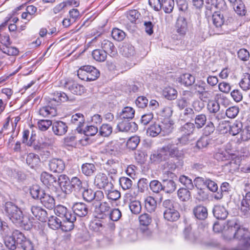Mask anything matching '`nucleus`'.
I'll list each match as a JSON object with an SVG mask.
<instances>
[{
    "label": "nucleus",
    "instance_id": "f257e3e1",
    "mask_svg": "<svg viewBox=\"0 0 250 250\" xmlns=\"http://www.w3.org/2000/svg\"><path fill=\"white\" fill-rule=\"evenodd\" d=\"M228 228L225 233L227 236V240L236 239L242 241L243 246V250L233 249L230 250H250V233L248 230L242 228L235 219L228 220Z\"/></svg>",
    "mask_w": 250,
    "mask_h": 250
},
{
    "label": "nucleus",
    "instance_id": "f03ea898",
    "mask_svg": "<svg viewBox=\"0 0 250 250\" xmlns=\"http://www.w3.org/2000/svg\"><path fill=\"white\" fill-rule=\"evenodd\" d=\"M3 213L16 225L28 230L32 227L29 219L23 214L21 209L12 202H6L3 206Z\"/></svg>",
    "mask_w": 250,
    "mask_h": 250
},
{
    "label": "nucleus",
    "instance_id": "7ed1b4c3",
    "mask_svg": "<svg viewBox=\"0 0 250 250\" xmlns=\"http://www.w3.org/2000/svg\"><path fill=\"white\" fill-rule=\"evenodd\" d=\"M174 144H168L163 146L158 152L151 155L150 159L155 162L159 163L165 161L169 157L179 159L183 157L184 153Z\"/></svg>",
    "mask_w": 250,
    "mask_h": 250
},
{
    "label": "nucleus",
    "instance_id": "20e7f679",
    "mask_svg": "<svg viewBox=\"0 0 250 250\" xmlns=\"http://www.w3.org/2000/svg\"><path fill=\"white\" fill-rule=\"evenodd\" d=\"M94 184L98 188L103 189L104 191L109 190L113 187V184L109 181L106 175L101 172L95 176Z\"/></svg>",
    "mask_w": 250,
    "mask_h": 250
},
{
    "label": "nucleus",
    "instance_id": "39448f33",
    "mask_svg": "<svg viewBox=\"0 0 250 250\" xmlns=\"http://www.w3.org/2000/svg\"><path fill=\"white\" fill-rule=\"evenodd\" d=\"M13 235L17 237V244H19L23 250H34V246L32 242L26 239L19 230H14Z\"/></svg>",
    "mask_w": 250,
    "mask_h": 250
},
{
    "label": "nucleus",
    "instance_id": "423d86ee",
    "mask_svg": "<svg viewBox=\"0 0 250 250\" xmlns=\"http://www.w3.org/2000/svg\"><path fill=\"white\" fill-rule=\"evenodd\" d=\"M117 128L121 132H134L138 129V125L135 122H130L129 120H126L119 123Z\"/></svg>",
    "mask_w": 250,
    "mask_h": 250
},
{
    "label": "nucleus",
    "instance_id": "0eeeda50",
    "mask_svg": "<svg viewBox=\"0 0 250 250\" xmlns=\"http://www.w3.org/2000/svg\"><path fill=\"white\" fill-rule=\"evenodd\" d=\"M30 210L36 219L42 222L46 221L47 219V213L45 209L39 206L33 205L31 207Z\"/></svg>",
    "mask_w": 250,
    "mask_h": 250
},
{
    "label": "nucleus",
    "instance_id": "6e6552de",
    "mask_svg": "<svg viewBox=\"0 0 250 250\" xmlns=\"http://www.w3.org/2000/svg\"><path fill=\"white\" fill-rule=\"evenodd\" d=\"M176 32L181 36L186 35L188 30V23L185 18L179 16L175 24Z\"/></svg>",
    "mask_w": 250,
    "mask_h": 250
},
{
    "label": "nucleus",
    "instance_id": "1a4fd4ad",
    "mask_svg": "<svg viewBox=\"0 0 250 250\" xmlns=\"http://www.w3.org/2000/svg\"><path fill=\"white\" fill-rule=\"evenodd\" d=\"M48 167L50 171L53 172H62L65 168L63 161L60 159L54 158L48 163Z\"/></svg>",
    "mask_w": 250,
    "mask_h": 250
},
{
    "label": "nucleus",
    "instance_id": "9d476101",
    "mask_svg": "<svg viewBox=\"0 0 250 250\" xmlns=\"http://www.w3.org/2000/svg\"><path fill=\"white\" fill-rule=\"evenodd\" d=\"M52 128L56 135L62 136L67 131L68 126L63 122L56 121L53 123Z\"/></svg>",
    "mask_w": 250,
    "mask_h": 250
},
{
    "label": "nucleus",
    "instance_id": "9b49d317",
    "mask_svg": "<svg viewBox=\"0 0 250 250\" xmlns=\"http://www.w3.org/2000/svg\"><path fill=\"white\" fill-rule=\"evenodd\" d=\"M42 204L46 208L51 209L55 206V200L54 197L45 192H42L40 199Z\"/></svg>",
    "mask_w": 250,
    "mask_h": 250
},
{
    "label": "nucleus",
    "instance_id": "f8f14e48",
    "mask_svg": "<svg viewBox=\"0 0 250 250\" xmlns=\"http://www.w3.org/2000/svg\"><path fill=\"white\" fill-rule=\"evenodd\" d=\"M72 208L74 213L79 217H83L86 216L89 210L87 206L82 202H79L74 204Z\"/></svg>",
    "mask_w": 250,
    "mask_h": 250
},
{
    "label": "nucleus",
    "instance_id": "ddd939ff",
    "mask_svg": "<svg viewBox=\"0 0 250 250\" xmlns=\"http://www.w3.org/2000/svg\"><path fill=\"white\" fill-rule=\"evenodd\" d=\"M71 123L76 126V130L80 132L81 127L85 123V119L83 115L80 113H76L71 116Z\"/></svg>",
    "mask_w": 250,
    "mask_h": 250
},
{
    "label": "nucleus",
    "instance_id": "4468645a",
    "mask_svg": "<svg viewBox=\"0 0 250 250\" xmlns=\"http://www.w3.org/2000/svg\"><path fill=\"white\" fill-rule=\"evenodd\" d=\"M193 212L195 217L200 220L206 219L208 215L207 208L202 205H198L195 207L193 209Z\"/></svg>",
    "mask_w": 250,
    "mask_h": 250
},
{
    "label": "nucleus",
    "instance_id": "2eb2a0df",
    "mask_svg": "<svg viewBox=\"0 0 250 250\" xmlns=\"http://www.w3.org/2000/svg\"><path fill=\"white\" fill-rule=\"evenodd\" d=\"M210 121L209 122L203 130V135L208 137L211 135L215 130L213 122H218L219 118L218 116L214 115L210 117Z\"/></svg>",
    "mask_w": 250,
    "mask_h": 250
},
{
    "label": "nucleus",
    "instance_id": "dca6fc26",
    "mask_svg": "<svg viewBox=\"0 0 250 250\" xmlns=\"http://www.w3.org/2000/svg\"><path fill=\"white\" fill-rule=\"evenodd\" d=\"M102 50L110 56L113 57L117 54L116 49L113 43L108 40H104L101 43Z\"/></svg>",
    "mask_w": 250,
    "mask_h": 250
},
{
    "label": "nucleus",
    "instance_id": "f3484780",
    "mask_svg": "<svg viewBox=\"0 0 250 250\" xmlns=\"http://www.w3.org/2000/svg\"><path fill=\"white\" fill-rule=\"evenodd\" d=\"M134 115L135 110L130 106H126L119 113V118L122 120H130L134 118Z\"/></svg>",
    "mask_w": 250,
    "mask_h": 250
},
{
    "label": "nucleus",
    "instance_id": "a211bd4d",
    "mask_svg": "<svg viewBox=\"0 0 250 250\" xmlns=\"http://www.w3.org/2000/svg\"><path fill=\"white\" fill-rule=\"evenodd\" d=\"M214 216L218 219L224 220L228 215V212L226 208L221 205H216L214 207L213 210Z\"/></svg>",
    "mask_w": 250,
    "mask_h": 250
},
{
    "label": "nucleus",
    "instance_id": "6ab92c4d",
    "mask_svg": "<svg viewBox=\"0 0 250 250\" xmlns=\"http://www.w3.org/2000/svg\"><path fill=\"white\" fill-rule=\"evenodd\" d=\"M180 217L179 212L174 208L165 210L164 218L168 221L174 222L177 221Z\"/></svg>",
    "mask_w": 250,
    "mask_h": 250
},
{
    "label": "nucleus",
    "instance_id": "aec40b11",
    "mask_svg": "<svg viewBox=\"0 0 250 250\" xmlns=\"http://www.w3.org/2000/svg\"><path fill=\"white\" fill-rule=\"evenodd\" d=\"M65 86L72 93L81 95L84 92V87L74 82H69L65 83Z\"/></svg>",
    "mask_w": 250,
    "mask_h": 250
},
{
    "label": "nucleus",
    "instance_id": "412c9836",
    "mask_svg": "<svg viewBox=\"0 0 250 250\" xmlns=\"http://www.w3.org/2000/svg\"><path fill=\"white\" fill-rule=\"evenodd\" d=\"M228 229V221L227 223L217 221L214 223L213 226V231L215 232H222L223 233L224 237L226 240H227V236L225 233Z\"/></svg>",
    "mask_w": 250,
    "mask_h": 250
},
{
    "label": "nucleus",
    "instance_id": "4be33fe9",
    "mask_svg": "<svg viewBox=\"0 0 250 250\" xmlns=\"http://www.w3.org/2000/svg\"><path fill=\"white\" fill-rule=\"evenodd\" d=\"M39 113L43 117H54L57 115V110L55 107L48 105L41 108Z\"/></svg>",
    "mask_w": 250,
    "mask_h": 250
},
{
    "label": "nucleus",
    "instance_id": "5701e85b",
    "mask_svg": "<svg viewBox=\"0 0 250 250\" xmlns=\"http://www.w3.org/2000/svg\"><path fill=\"white\" fill-rule=\"evenodd\" d=\"M120 53L125 57H130L135 54L134 47L130 44L124 43L120 49Z\"/></svg>",
    "mask_w": 250,
    "mask_h": 250
},
{
    "label": "nucleus",
    "instance_id": "b1692460",
    "mask_svg": "<svg viewBox=\"0 0 250 250\" xmlns=\"http://www.w3.org/2000/svg\"><path fill=\"white\" fill-rule=\"evenodd\" d=\"M212 22L214 26L219 28L225 23L224 15L220 12H215L212 17Z\"/></svg>",
    "mask_w": 250,
    "mask_h": 250
},
{
    "label": "nucleus",
    "instance_id": "393cba45",
    "mask_svg": "<svg viewBox=\"0 0 250 250\" xmlns=\"http://www.w3.org/2000/svg\"><path fill=\"white\" fill-rule=\"evenodd\" d=\"M71 184L76 192H81L87 186L85 182H83L77 177H73L71 179Z\"/></svg>",
    "mask_w": 250,
    "mask_h": 250
},
{
    "label": "nucleus",
    "instance_id": "a878e982",
    "mask_svg": "<svg viewBox=\"0 0 250 250\" xmlns=\"http://www.w3.org/2000/svg\"><path fill=\"white\" fill-rule=\"evenodd\" d=\"M215 90L210 86H208L205 90L200 95L199 99L203 102H207L211 100L214 96Z\"/></svg>",
    "mask_w": 250,
    "mask_h": 250
},
{
    "label": "nucleus",
    "instance_id": "bb28decb",
    "mask_svg": "<svg viewBox=\"0 0 250 250\" xmlns=\"http://www.w3.org/2000/svg\"><path fill=\"white\" fill-rule=\"evenodd\" d=\"M41 180L46 186L49 187L57 181L56 178L47 172L41 174Z\"/></svg>",
    "mask_w": 250,
    "mask_h": 250
},
{
    "label": "nucleus",
    "instance_id": "cd10ccee",
    "mask_svg": "<svg viewBox=\"0 0 250 250\" xmlns=\"http://www.w3.org/2000/svg\"><path fill=\"white\" fill-rule=\"evenodd\" d=\"M179 82L185 86L191 85L195 82V77L189 73L182 75L179 78Z\"/></svg>",
    "mask_w": 250,
    "mask_h": 250
},
{
    "label": "nucleus",
    "instance_id": "c85d7f7f",
    "mask_svg": "<svg viewBox=\"0 0 250 250\" xmlns=\"http://www.w3.org/2000/svg\"><path fill=\"white\" fill-rule=\"evenodd\" d=\"M4 242L5 246L10 250H15L17 248V245L19 244H17V237H15L13 233H12V236L4 237Z\"/></svg>",
    "mask_w": 250,
    "mask_h": 250
},
{
    "label": "nucleus",
    "instance_id": "c756f323",
    "mask_svg": "<svg viewBox=\"0 0 250 250\" xmlns=\"http://www.w3.org/2000/svg\"><path fill=\"white\" fill-rule=\"evenodd\" d=\"M233 3V9L235 12L239 16H245L247 12L245 6L241 0H237Z\"/></svg>",
    "mask_w": 250,
    "mask_h": 250
},
{
    "label": "nucleus",
    "instance_id": "7c9ffc66",
    "mask_svg": "<svg viewBox=\"0 0 250 250\" xmlns=\"http://www.w3.org/2000/svg\"><path fill=\"white\" fill-rule=\"evenodd\" d=\"M206 3L208 5L213 6L220 10H225L227 8L224 0H205Z\"/></svg>",
    "mask_w": 250,
    "mask_h": 250
},
{
    "label": "nucleus",
    "instance_id": "2f4dec72",
    "mask_svg": "<svg viewBox=\"0 0 250 250\" xmlns=\"http://www.w3.org/2000/svg\"><path fill=\"white\" fill-rule=\"evenodd\" d=\"M163 94L167 99L172 100L176 98L177 96V91L174 88L167 86L165 87L163 90Z\"/></svg>",
    "mask_w": 250,
    "mask_h": 250
},
{
    "label": "nucleus",
    "instance_id": "473e14b6",
    "mask_svg": "<svg viewBox=\"0 0 250 250\" xmlns=\"http://www.w3.org/2000/svg\"><path fill=\"white\" fill-rule=\"evenodd\" d=\"M51 102H56L59 103L61 102H65L68 101V97L67 95L62 92H55L54 93L52 97L50 98Z\"/></svg>",
    "mask_w": 250,
    "mask_h": 250
},
{
    "label": "nucleus",
    "instance_id": "72a5a7b5",
    "mask_svg": "<svg viewBox=\"0 0 250 250\" xmlns=\"http://www.w3.org/2000/svg\"><path fill=\"white\" fill-rule=\"evenodd\" d=\"M107 53L102 49H95L93 51V58L98 62H104L107 58Z\"/></svg>",
    "mask_w": 250,
    "mask_h": 250
},
{
    "label": "nucleus",
    "instance_id": "f704fd0d",
    "mask_svg": "<svg viewBox=\"0 0 250 250\" xmlns=\"http://www.w3.org/2000/svg\"><path fill=\"white\" fill-rule=\"evenodd\" d=\"M250 210V192L246 193L241 202V210L245 214Z\"/></svg>",
    "mask_w": 250,
    "mask_h": 250
},
{
    "label": "nucleus",
    "instance_id": "c9c22d12",
    "mask_svg": "<svg viewBox=\"0 0 250 250\" xmlns=\"http://www.w3.org/2000/svg\"><path fill=\"white\" fill-rule=\"evenodd\" d=\"M96 170V167L93 164L85 163L82 166V171L83 173L87 176L92 175Z\"/></svg>",
    "mask_w": 250,
    "mask_h": 250
},
{
    "label": "nucleus",
    "instance_id": "e433bc0d",
    "mask_svg": "<svg viewBox=\"0 0 250 250\" xmlns=\"http://www.w3.org/2000/svg\"><path fill=\"white\" fill-rule=\"evenodd\" d=\"M164 185L163 190L167 193H172L176 188V186L175 182L172 180H163Z\"/></svg>",
    "mask_w": 250,
    "mask_h": 250
},
{
    "label": "nucleus",
    "instance_id": "4c0bfd02",
    "mask_svg": "<svg viewBox=\"0 0 250 250\" xmlns=\"http://www.w3.org/2000/svg\"><path fill=\"white\" fill-rule=\"evenodd\" d=\"M177 195L179 199L183 202L188 201L191 198L190 192L188 189L181 188L177 191Z\"/></svg>",
    "mask_w": 250,
    "mask_h": 250
},
{
    "label": "nucleus",
    "instance_id": "58836bf2",
    "mask_svg": "<svg viewBox=\"0 0 250 250\" xmlns=\"http://www.w3.org/2000/svg\"><path fill=\"white\" fill-rule=\"evenodd\" d=\"M161 8L166 13H170L174 8V0H161Z\"/></svg>",
    "mask_w": 250,
    "mask_h": 250
},
{
    "label": "nucleus",
    "instance_id": "ea45409f",
    "mask_svg": "<svg viewBox=\"0 0 250 250\" xmlns=\"http://www.w3.org/2000/svg\"><path fill=\"white\" fill-rule=\"evenodd\" d=\"M195 125L191 123H187L182 126L180 128L182 134L190 136L194 130Z\"/></svg>",
    "mask_w": 250,
    "mask_h": 250
},
{
    "label": "nucleus",
    "instance_id": "a19ab883",
    "mask_svg": "<svg viewBox=\"0 0 250 250\" xmlns=\"http://www.w3.org/2000/svg\"><path fill=\"white\" fill-rule=\"evenodd\" d=\"M176 165L170 162H165L163 165L164 174L167 175V177L170 176L173 174L172 172L176 168Z\"/></svg>",
    "mask_w": 250,
    "mask_h": 250
},
{
    "label": "nucleus",
    "instance_id": "79ce46f5",
    "mask_svg": "<svg viewBox=\"0 0 250 250\" xmlns=\"http://www.w3.org/2000/svg\"><path fill=\"white\" fill-rule=\"evenodd\" d=\"M110 207L108 203L104 202L100 204L97 211L99 210L101 213L99 218H104L110 212Z\"/></svg>",
    "mask_w": 250,
    "mask_h": 250
},
{
    "label": "nucleus",
    "instance_id": "37998d69",
    "mask_svg": "<svg viewBox=\"0 0 250 250\" xmlns=\"http://www.w3.org/2000/svg\"><path fill=\"white\" fill-rule=\"evenodd\" d=\"M26 161L28 166L33 168L39 163L40 158L38 155L30 153L27 156Z\"/></svg>",
    "mask_w": 250,
    "mask_h": 250
},
{
    "label": "nucleus",
    "instance_id": "c03bdc74",
    "mask_svg": "<svg viewBox=\"0 0 250 250\" xmlns=\"http://www.w3.org/2000/svg\"><path fill=\"white\" fill-rule=\"evenodd\" d=\"M48 226L53 229H57L61 228L62 221L56 216H51L48 219Z\"/></svg>",
    "mask_w": 250,
    "mask_h": 250
},
{
    "label": "nucleus",
    "instance_id": "a18cd8bd",
    "mask_svg": "<svg viewBox=\"0 0 250 250\" xmlns=\"http://www.w3.org/2000/svg\"><path fill=\"white\" fill-rule=\"evenodd\" d=\"M42 192H45L38 185H33L30 188V193L32 197L35 199H40Z\"/></svg>",
    "mask_w": 250,
    "mask_h": 250
},
{
    "label": "nucleus",
    "instance_id": "49530a36",
    "mask_svg": "<svg viewBox=\"0 0 250 250\" xmlns=\"http://www.w3.org/2000/svg\"><path fill=\"white\" fill-rule=\"evenodd\" d=\"M161 126L158 124H154L147 128L146 133L148 136L155 137L161 132Z\"/></svg>",
    "mask_w": 250,
    "mask_h": 250
},
{
    "label": "nucleus",
    "instance_id": "de8ad7c7",
    "mask_svg": "<svg viewBox=\"0 0 250 250\" xmlns=\"http://www.w3.org/2000/svg\"><path fill=\"white\" fill-rule=\"evenodd\" d=\"M157 207V203L154 198L149 196L145 200V207L149 212H153Z\"/></svg>",
    "mask_w": 250,
    "mask_h": 250
},
{
    "label": "nucleus",
    "instance_id": "09e8293b",
    "mask_svg": "<svg viewBox=\"0 0 250 250\" xmlns=\"http://www.w3.org/2000/svg\"><path fill=\"white\" fill-rule=\"evenodd\" d=\"M207 122V117L205 114H200L196 116L194 122L196 127L199 129L203 127Z\"/></svg>",
    "mask_w": 250,
    "mask_h": 250
},
{
    "label": "nucleus",
    "instance_id": "8fccbe9b",
    "mask_svg": "<svg viewBox=\"0 0 250 250\" xmlns=\"http://www.w3.org/2000/svg\"><path fill=\"white\" fill-rule=\"evenodd\" d=\"M70 221L63 218L62 221L61 229L64 231H68L72 230L74 228V218L70 219Z\"/></svg>",
    "mask_w": 250,
    "mask_h": 250
},
{
    "label": "nucleus",
    "instance_id": "3c124183",
    "mask_svg": "<svg viewBox=\"0 0 250 250\" xmlns=\"http://www.w3.org/2000/svg\"><path fill=\"white\" fill-rule=\"evenodd\" d=\"M243 125L240 122L235 121L229 126V133L233 136L238 134L241 130Z\"/></svg>",
    "mask_w": 250,
    "mask_h": 250
},
{
    "label": "nucleus",
    "instance_id": "603ef678",
    "mask_svg": "<svg viewBox=\"0 0 250 250\" xmlns=\"http://www.w3.org/2000/svg\"><path fill=\"white\" fill-rule=\"evenodd\" d=\"M105 193L107 198L113 201L117 200L121 197L120 192L117 190L114 189L113 187H111L109 190H105Z\"/></svg>",
    "mask_w": 250,
    "mask_h": 250
},
{
    "label": "nucleus",
    "instance_id": "864d4df0",
    "mask_svg": "<svg viewBox=\"0 0 250 250\" xmlns=\"http://www.w3.org/2000/svg\"><path fill=\"white\" fill-rule=\"evenodd\" d=\"M240 87L244 90H248L250 88V74L245 73L239 83Z\"/></svg>",
    "mask_w": 250,
    "mask_h": 250
},
{
    "label": "nucleus",
    "instance_id": "5fc2aeb1",
    "mask_svg": "<svg viewBox=\"0 0 250 250\" xmlns=\"http://www.w3.org/2000/svg\"><path fill=\"white\" fill-rule=\"evenodd\" d=\"M129 207L131 212L134 214L140 213L142 209L140 202L138 200L130 202Z\"/></svg>",
    "mask_w": 250,
    "mask_h": 250
},
{
    "label": "nucleus",
    "instance_id": "6e6d98bb",
    "mask_svg": "<svg viewBox=\"0 0 250 250\" xmlns=\"http://www.w3.org/2000/svg\"><path fill=\"white\" fill-rule=\"evenodd\" d=\"M140 142L139 137L134 136L130 137L126 142V146L130 149L134 150L138 146Z\"/></svg>",
    "mask_w": 250,
    "mask_h": 250
},
{
    "label": "nucleus",
    "instance_id": "4d7b16f0",
    "mask_svg": "<svg viewBox=\"0 0 250 250\" xmlns=\"http://www.w3.org/2000/svg\"><path fill=\"white\" fill-rule=\"evenodd\" d=\"M81 192L85 201L91 202L94 199V191L91 189L87 188V186Z\"/></svg>",
    "mask_w": 250,
    "mask_h": 250
},
{
    "label": "nucleus",
    "instance_id": "13d9d810",
    "mask_svg": "<svg viewBox=\"0 0 250 250\" xmlns=\"http://www.w3.org/2000/svg\"><path fill=\"white\" fill-rule=\"evenodd\" d=\"M139 220L141 225L148 226L152 222V217L150 214L145 213L139 216Z\"/></svg>",
    "mask_w": 250,
    "mask_h": 250
},
{
    "label": "nucleus",
    "instance_id": "bf43d9fd",
    "mask_svg": "<svg viewBox=\"0 0 250 250\" xmlns=\"http://www.w3.org/2000/svg\"><path fill=\"white\" fill-rule=\"evenodd\" d=\"M119 184L124 190H127L131 188L132 181L127 177H122L119 179Z\"/></svg>",
    "mask_w": 250,
    "mask_h": 250
},
{
    "label": "nucleus",
    "instance_id": "052dcab7",
    "mask_svg": "<svg viewBox=\"0 0 250 250\" xmlns=\"http://www.w3.org/2000/svg\"><path fill=\"white\" fill-rule=\"evenodd\" d=\"M208 86L204 82L199 81L193 85V88L199 97Z\"/></svg>",
    "mask_w": 250,
    "mask_h": 250
},
{
    "label": "nucleus",
    "instance_id": "680f3d73",
    "mask_svg": "<svg viewBox=\"0 0 250 250\" xmlns=\"http://www.w3.org/2000/svg\"><path fill=\"white\" fill-rule=\"evenodd\" d=\"M179 181L188 189L191 190L194 187L191 179L188 176L185 175L180 176Z\"/></svg>",
    "mask_w": 250,
    "mask_h": 250
},
{
    "label": "nucleus",
    "instance_id": "e2e57ef3",
    "mask_svg": "<svg viewBox=\"0 0 250 250\" xmlns=\"http://www.w3.org/2000/svg\"><path fill=\"white\" fill-rule=\"evenodd\" d=\"M210 139L205 136H203L197 141L196 147L198 149H203L208 146Z\"/></svg>",
    "mask_w": 250,
    "mask_h": 250
},
{
    "label": "nucleus",
    "instance_id": "0e129e2a",
    "mask_svg": "<svg viewBox=\"0 0 250 250\" xmlns=\"http://www.w3.org/2000/svg\"><path fill=\"white\" fill-rule=\"evenodd\" d=\"M111 35L113 38L118 41H123L125 36V33L118 28H114L112 30Z\"/></svg>",
    "mask_w": 250,
    "mask_h": 250
},
{
    "label": "nucleus",
    "instance_id": "69168bd1",
    "mask_svg": "<svg viewBox=\"0 0 250 250\" xmlns=\"http://www.w3.org/2000/svg\"><path fill=\"white\" fill-rule=\"evenodd\" d=\"M112 132V127L108 124H103L100 128V134L104 137H107Z\"/></svg>",
    "mask_w": 250,
    "mask_h": 250
},
{
    "label": "nucleus",
    "instance_id": "338daca9",
    "mask_svg": "<svg viewBox=\"0 0 250 250\" xmlns=\"http://www.w3.org/2000/svg\"><path fill=\"white\" fill-rule=\"evenodd\" d=\"M149 187L151 190L155 193H158L163 190V185L158 180L151 181Z\"/></svg>",
    "mask_w": 250,
    "mask_h": 250
},
{
    "label": "nucleus",
    "instance_id": "774afa93",
    "mask_svg": "<svg viewBox=\"0 0 250 250\" xmlns=\"http://www.w3.org/2000/svg\"><path fill=\"white\" fill-rule=\"evenodd\" d=\"M52 121L49 120H41L38 122V126L40 130L46 131L52 125Z\"/></svg>",
    "mask_w": 250,
    "mask_h": 250
}]
</instances>
